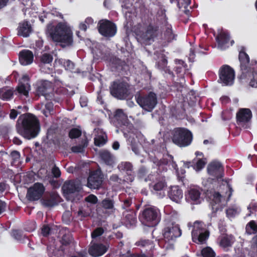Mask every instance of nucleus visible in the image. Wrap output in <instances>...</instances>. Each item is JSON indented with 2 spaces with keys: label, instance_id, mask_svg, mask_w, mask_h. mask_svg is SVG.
Listing matches in <instances>:
<instances>
[{
  "label": "nucleus",
  "instance_id": "1",
  "mask_svg": "<svg viewBox=\"0 0 257 257\" xmlns=\"http://www.w3.org/2000/svg\"><path fill=\"white\" fill-rule=\"evenodd\" d=\"M18 133L29 140L35 138L40 131L38 120L31 114L21 115L18 119Z\"/></svg>",
  "mask_w": 257,
  "mask_h": 257
},
{
  "label": "nucleus",
  "instance_id": "2",
  "mask_svg": "<svg viewBox=\"0 0 257 257\" xmlns=\"http://www.w3.org/2000/svg\"><path fill=\"white\" fill-rule=\"evenodd\" d=\"M48 31L52 40L60 43L63 47L72 43V32L66 23H59L55 26H49Z\"/></svg>",
  "mask_w": 257,
  "mask_h": 257
},
{
  "label": "nucleus",
  "instance_id": "3",
  "mask_svg": "<svg viewBox=\"0 0 257 257\" xmlns=\"http://www.w3.org/2000/svg\"><path fill=\"white\" fill-rule=\"evenodd\" d=\"M231 195V188L226 182L222 183L216 190L210 192L211 204L215 209L225 205Z\"/></svg>",
  "mask_w": 257,
  "mask_h": 257
},
{
  "label": "nucleus",
  "instance_id": "4",
  "mask_svg": "<svg viewBox=\"0 0 257 257\" xmlns=\"http://www.w3.org/2000/svg\"><path fill=\"white\" fill-rule=\"evenodd\" d=\"M81 188V185L79 181H66L62 187L66 198L71 201L74 200L75 196L80 191Z\"/></svg>",
  "mask_w": 257,
  "mask_h": 257
},
{
  "label": "nucleus",
  "instance_id": "5",
  "mask_svg": "<svg viewBox=\"0 0 257 257\" xmlns=\"http://www.w3.org/2000/svg\"><path fill=\"white\" fill-rule=\"evenodd\" d=\"M192 140L191 133L186 130H179L175 132L173 138L174 144L179 147H185L189 145Z\"/></svg>",
  "mask_w": 257,
  "mask_h": 257
},
{
  "label": "nucleus",
  "instance_id": "6",
  "mask_svg": "<svg viewBox=\"0 0 257 257\" xmlns=\"http://www.w3.org/2000/svg\"><path fill=\"white\" fill-rule=\"evenodd\" d=\"M137 101L141 107L148 111H151L157 103L156 94L152 92L144 97L138 96Z\"/></svg>",
  "mask_w": 257,
  "mask_h": 257
},
{
  "label": "nucleus",
  "instance_id": "7",
  "mask_svg": "<svg viewBox=\"0 0 257 257\" xmlns=\"http://www.w3.org/2000/svg\"><path fill=\"white\" fill-rule=\"evenodd\" d=\"M234 72L228 66H224L219 71V82L224 85H231L233 83Z\"/></svg>",
  "mask_w": 257,
  "mask_h": 257
},
{
  "label": "nucleus",
  "instance_id": "8",
  "mask_svg": "<svg viewBox=\"0 0 257 257\" xmlns=\"http://www.w3.org/2000/svg\"><path fill=\"white\" fill-rule=\"evenodd\" d=\"M99 32L105 37H112L116 33V26L108 20H101L99 23Z\"/></svg>",
  "mask_w": 257,
  "mask_h": 257
},
{
  "label": "nucleus",
  "instance_id": "9",
  "mask_svg": "<svg viewBox=\"0 0 257 257\" xmlns=\"http://www.w3.org/2000/svg\"><path fill=\"white\" fill-rule=\"evenodd\" d=\"M44 191L43 185L36 183L28 190L27 198L31 201L37 200L41 197Z\"/></svg>",
  "mask_w": 257,
  "mask_h": 257
},
{
  "label": "nucleus",
  "instance_id": "10",
  "mask_svg": "<svg viewBox=\"0 0 257 257\" xmlns=\"http://www.w3.org/2000/svg\"><path fill=\"white\" fill-rule=\"evenodd\" d=\"M127 92L126 84L122 82H114L110 89L111 94L119 99H123Z\"/></svg>",
  "mask_w": 257,
  "mask_h": 257
},
{
  "label": "nucleus",
  "instance_id": "11",
  "mask_svg": "<svg viewBox=\"0 0 257 257\" xmlns=\"http://www.w3.org/2000/svg\"><path fill=\"white\" fill-rule=\"evenodd\" d=\"M157 35V29L152 26H148L140 36L143 43L150 44Z\"/></svg>",
  "mask_w": 257,
  "mask_h": 257
},
{
  "label": "nucleus",
  "instance_id": "12",
  "mask_svg": "<svg viewBox=\"0 0 257 257\" xmlns=\"http://www.w3.org/2000/svg\"><path fill=\"white\" fill-rule=\"evenodd\" d=\"M208 174L210 177L211 180L218 179L222 177V167L220 163L218 162H212L207 166Z\"/></svg>",
  "mask_w": 257,
  "mask_h": 257
},
{
  "label": "nucleus",
  "instance_id": "13",
  "mask_svg": "<svg viewBox=\"0 0 257 257\" xmlns=\"http://www.w3.org/2000/svg\"><path fill=\"white\" fill-rule=\"evenodd\" d=\"M102 182L101 172L97 171L92 173L87 179V186L91 189H98Z\"/></svg>",
  "mask_w": 257,
  "mask_h": 257
},
{
  "label": "nucleus",
  "instance_id": "14",
  "mask_svg": "<svg viewBox=\"0 0 257 257\" xmlns=\"http://www.w3.org/2000/svg\"><path fill=\"white\" fill-rule=\"evenodd\" d=\"M181 235V230L178 225L172 224L165 229L164 235L168 239L173 240Z\"/></svg>",
  "mask_w": 257,
  "mask_h": 257
},
{
  "label": "nucleus",
  "instance_id": "15",
  "mask_svg": "<svg viewBox=\"0 0 257 257\" xmlns=\"http://www.w3.org/2000/svg\"><path fill=\"white\" fill-rule=\"evenodd\" d=\"M29 77L27 74L23 75L22 77L23 82L17 87V91L21 95L28 96L29 91L31 89V86L28 83Z\"/></svg>",
  "mask_w": 257,
  "mask_h": 257
},
{
  "label": "nucleus",
  "instance_id": "16",
  "mask_svg": "<svg viewBox=\"0 0 257 257\" xmlns=\"http://www.w3.org/2000/svg\"><path fill=\"white\" fill-rule=\"evenodd\" d=\"M218 48L220 50H224L232 45L233 41L229 42L228 35L225 33H221L217 38Z\"/></svg>",
  "mask_w": 257,
  "mask_h": 257
},
{
  "label": "nucleus",
  "instance_id": "17",
  "mask_svg": "<svg viewBox=\"0 0 257 257\" xmlns=\"http://www.w3.org/2000/svg\"><path fill=\"white\" fill-rule=\"evenodd\" d=\"M108 247L101 244H94L91 246L89 249L90 255L94 257H97L103 254L107 250Z\"/></svg>",
  "mask_w": 257,
  "mask_h": 257
},
{
  "label": "nucleus",
  "instance_id": "18",
  "mask_svg": "<svg viewBox=\"0 0 257 257\" xmlns=\"http://www.w3.org/2000/svg\"><path fill=\"white\" fill-rule=\"evenodd\" d=\"M143 216L146 221L147 222H152L155 221L153 224H148V226H152L157 224L158 213L157 211H156L153 209L149 208L146 209L143 212Z\"/></svg>",
  "mask_w": 257,
  "mask_h": 257
},
{
  "label": "nucleus",
  "instance_id": "19",
  "mask_svg": "<svg viewBox=\"0 0 257 257\" xmlns=\"http://www.w3.org/2000/svg\"><path fill=\"white\" fill-rule=\"evenodd\" d=\"M52 92V88L51 83L45 81L43 82L40 86H39L37 90V94L45 96L48 97L49 95Z\"/></svg>",
  "mask_w": 257,
  "mask_h": 257
},
{
  "label": "nucleus",
  "instance_id": "20",
  "mask_svg": "<svg viewBox=\"0 0 257 257\" xmlns=\"http://www.w3.org/2000/svg\"><path fill=\"white\" fill-rule=\"evenodd\" d=\"M33 54L29 50H24L20 53V62L22 65L26 66L31 64L33 61Z\"/></svg>",
  "mask_w": 257,
  "mask_h": 257
},
{
  "label": "nucleus",
  "instance_id": "21",
  "mask_svg": "<svg viewBox=\"0 0 257 257\" xmlns=\"http://www.w3.org/2000/svg\"><path fill=\"white\" fill-rule=\"evenodd\" d=\"M251 116V111L248 108H241L236 114V119L239 122H247Z\"/></svg>",
  "mask_w": 257,
  "mask_h": 257
},
{
  "label": "nucleus",
  "instance_id": "22",
  "mask_svg": "<svg viewBox=\"0 0 257 257\" xmlns=\"http://www.w3.org/2000/svg\"><path fill=\"white\" fill-rule=\"evenodd\" d=\"M97 135L94 138V144L98 147L103 146L107 141V137L105 133L101 130H96Z\"/></svg>",
  "mask_w": 257,
  "mask_h": 257
},
{
  "label": "nucleus",
  "instance_id": "23",
  "mask_svg": "<svg viewBox=\"0 0 257 257\" xmlns=\"http://www.w3.org/2000/svg\"><path fill=\"white\" fill-rule=\"evenodd\" d=\"M169 196L171 200L178 203L183 198L182 191L178 186L172 187L169 193Z\"/></svg>",
  "mask_w": 257,
  "mask_h": 257
},
{
  "label": "nucleus",
  "instance_id": "24",
  "mask_svg": "<svg viewBox=\"0 0 257 257\" xmlns=\"http://www.w3.org/2000/svg\"><path fill=\"white\" fill-rule=\"evenodd\" d=\"M31 31V26L27 22H24L20 24L18 34L24 37H27L30 35Z\"/></svg>",
  "mask_w": 257,
  "mask_h": 257
},
{
  "label": "nucleus",
  "instance_id": "25",
  "mask_svg": "<svg viewBox=\"0 0 257 257\" xmlns=\"http://www.w3.org/2000/svg\"><path fill=\"white\" fill-rule=\"evenodd\" d=\"M193 227L192 236L193 240H195V237L198 236L199 232H200L205 229L203 228V224L199 221L195 222Z\"/></svg>",
  "mask_w": 257,
  "mask_h": 257
},
{
  "label": "nucleus",
  "instance_id": "26",
  "mask_svg": "<svg viewBox=\"0 0 257 257\" xmlns=\"http://www.w3.org/2000/svg\"><path fill=\"white\" fill-rule=\"evenodd\" d=\"M13 95V91L9 88H3L0 89V98L4 100H9Z\"/></svg>",
  "mask_w": 257,
  "mask_h": 257
},
{
  "label": "nucleus",
  "instance_id": "27",
  "mask_svg": "<svg viewBox=\"0 0 257 257\" xmlns=\"http://www.w3.org/2000/svg\"><path fill=\"white\" fill-rule=\"evenodd\" d=\"M247 78L250 80L249 85L252 87H257V72L250 71L247 74Z\"/></svg>",
  "mask_w": 257,
  "mask_h": 257
},
{
  "label": "nucleus",
  "instance_id": "28",
  "mask_svg": "<svg viewBox=\"0 0 257 257\" xmlns=\"http://www.w3.org/2000/svg\"><path fill=\"white\" fill-rule=\"evenodd\" d=\"M190 198L194 201H196L197 203L200 202V192L195 189H192L189 192Z\"/></svg>",
  "mask_w": 257,
  "mask_h": 257
},
{
  "label": "nucleus",
  "instance_id": "29",
  "mask_svg": "<svg viewBox=\"0 0 257 257\" xmlns=\"http://www.w3.org/2000/svg\"><path fill=\"white\" fill-rule=\"evenodd\" d=\"M209 235V232L206 230H204L199 232L198 236L196 237L195 240L193 241H196V240H197L200 243H203L208 238Z\"/></svg>",
  "mask_w": 257,
  "mask_h": 257
},
{
  "label": "nucleus",
  "instance_id": "30",
  "mask_svg": "<svg viewBox=\"0 0 257 257\" xmlns=\"http://www.w3.org/2000/svg\"><path fill=\"white\" fill-rule=\"evenodd\" d=\"M100 156L105 163L108 164H110L112 163V156L108 151H102L100 153Z\"/></svg>",
  "mask_w": 257,
  "mask_h": 257
},
{
  "label": "nucleus",
  "instance_id": "31",
  "mask_svg": "<svg viewBox=\"0 0 257 257\" xmlns=\"http://www.w3.org/2000/svg\"><path fill=\"white\" fill-rule=\"evenodd\" d=\"M201 254L203 257H214L215 252L210 247H206L202 250Z\"/></svg>",
  "mask_w": 257,
  "mask_h": 257
},
{
  "label": "nucleus",
  "instance_id": "32",
  "mask_svg": "<svg viewBox=\"0 0 257 257\" xmlns=\"http://www.w3.org/2000/svg\"><path fill=\"white\" fill-rule=\"evenodd\" d=\"M87 146V141H85L82 144L72 147L71 150L74 153H82Z\"/></svg>",
  "mask_w": 257,
  "mask_h": 257
},
{
  "label": "nucleus",
  "instance_id": "33",
  "mask_svg": "<svg viewBox=\"0 0 257 257\" xmlns=\"http://www.w3.org/2000/svg\"><path fill=\"white\" fill-rule=\"evenodd\" d=\"M58 196L57 195L53 196L52 200H46L44 202V204L48 207L54 206L57 204L58 201Z\"/></svg>",
  "mask_w": 257,
  "mask_h": 257
},
{
  "label": "nucleus",
  "instance_id": "34",
  "mask_svg": "<svg viewBox=\"0 0 257 257\" xmlns=\"http://www.w3.org/2000/svg\"><path fill=\"white\" fill-rule=\"evenodd\" d=\"M81 135V131L77 128H72L69 133V136L71 139L78 138Z\"/></svg>",
  "mask_w": 257,
  "mask_h": 257
},
{
  "label": "nucleus",
  "instance_id": "35",
  "mask_svg": "<svg viewBox=\"0 0 257 257\" xmlns=\"http://www.w3.org/2000/svg\"><path fill=\"white\" fill-rule=\"evenodd\" d=\"M233 242L232 237H224L220 242V245L223 247H227L230 246Z\"/></svg>",
  "mask_w": 257,
  "mask_h": 257
},
{
  "label": "nucleus",
  "instance_id": "36",
  "mask_svg": "<svg viewBox=\"0 0 257 257\" xmlns=\"http://www.w3.org/2000/svg\"><path fill=\"white\" fill-rule=\"evenodd\" d=\"M90 214V211L89 209H83L81 208L77 213V217L81 219L85 217L88 216Z\"/></svg>",
  "mask_w": 257,
  "mask_h": 257
},
{
  "label": "nucleus",
  "instance_id": "37",
  "mask_svg": "<svg viewBox=\"0 0 257 257\" xmlns=\"http://www.w3.org/2000/svg\"><path fill=\"white\" fill-rule=\"evenodd\" d=\"M206 161L205 159H200L196 161V165L194 167V169L197 171H199L201 170L205 165Z\"/></svg>",
  "mask_w": 257,
  "mask_h": 257
},
{
  "label": "nucleus",
  "instance_id": "38",
  "mask_svg": "<svg viewBox=\"0 0 257 257\" xmlns=\"http://www.w3.org/2000/svg\"><path fill=\"white\" fill-rule=\"evenodd\" d=\"M246 230L248 234L253 233L257 230V226L253 222H250L246 226Z\"/></svg>",
  "mask_w": 257,
  "mask_h": 257
},
{
  "label": "nucleus",
  "instance_id": "39",
  "mask_svg": "<svg viewBox=\"0 0 257 257\" xmlns=\"http://www.w3.org/2000/svg\"><path fill=\"white\" fill-rule=\"evenodd\" d=\"M239 59L241 63L243 64H247L249 61L248 56L244 52H240L239 53Z\"/></svg>",
  "mask_w": 257,
  "mask_h": 257
},
{
  "label": "nucleus",
  "instance_id": "40",
  "mask_svg": "<svg viewBox=\"0 0 257 257\" xmlns=\"http://www.w3.org/2000/svg\"><path fill=\"white\" fill-rule=\"evenodd\" d=\"M59 62L63 64L67 70L72 71L74 68V64L69 60H59Z\"/></svg>",
  "mask_w": 257,
  "mask_h": 257
},
{
  "label": "nucleus",
  "instance_id": "41",
  "mask_svg": "<svg viewBox=\"0 0 257 257\" xmlns=\"http://www.w3.org/2000/svg\"><path fill=\"white\" fill-rule=\"evenodd\" d=\"M102 206L105 209H111L113 208V203L110 200L105 199L102 202Z\"/></svg>",
  "mask_w": 257,
  "mask_h": 257
},
{
  "label": "nucleus",
  "instance_id": "42",
  "mask_svg": "<svg viewBox=\"0 0 257 257\" xmlns=\"http://www.w3.org/2000/svg\"><path fill=\"white\" fill-rule=\"evenodd\" d=\"M72 240L71 235L70 233L64 234L61 239V242L64 245L70 243Z\"/></svg>",
  "mask_w": 257,
  "mask_h": 257
},
{
  "label": "nucleus",
  "instance_id": "43",
  "mask_svg": "<svg viewBox=\"0 0 257 257\" xmlns=\"http://www.w3.org/2000/svg\"><path fill=\"white\" fill-rule=\"evenodd\" d=\"M72 220L71 213L69 211H65L63 215V221L66 224H68Z\"/></svg>",
  "mask_w": 257,
  "mask_h": 257
},
{
  "label": "nucleus",
  "instance_id": "44",
  "mask_svg": "<svg viewBox=\"0 0 257 257\" xmlns=\"http://www.w3.org/2000/svg\"><path fill=\"white\" fill-rule=\"evenodd\" d=\"M45 108L43 110V113L46 116H48V114L50 113L53 110V104L51 102L47 103L45 104Z\"/></svg>",
  "mask_w": 257,
  "mask_h": 257
},
{
  "label": "nucleus",
  "instance_id": "45",
  "mask_svg": "<svg viewBox=\"0 0 257 257\" xmlns=\"http://www.w3.org/2000/svg\"><path fill=\"white\" fill-rule=\"evenodd\" d=\"M52 57L48 54H44L41 57V61L44 64H49L52 61Z\"/></svg>",
  "mask_w": 257,
  "mask_h": 257
},
{
  "label": "nucleus",
  "instance_id": "46",
  "mask_svg": "<svg viewBox=\"0 0 257 257\" xmlns=\"http://www.w3.org/2000/svg\"><path fill=\"white\" fill-rule=\"evenodd\" d=\"M103 233V230L101 228H96L94 231L92 233L91 236L93 238L97 237L101 235Z\"/></svg>",
  "mask_w": 257,
  "mask_h": 257
},
{
  "label": "nucleus",
  "instance_id": "47",
  "mask_svg": "<svg viewBox=\"0 0 257 257\" xmlns=\"http://www.w3.org/2000/svg\"><path fill=\"white\" fill-rule=\"evenodd\" d=\"M115 116L119 119L124 120L126 118V115L123 113L121 109H118L116 111Z\"/></svg>",
  "mask_w": 257,
  "mask_h": 257
},
{
  "label": "nucleus",
  "instance_id": "48",
  "mask_svg": "<svg viewBox=\"0 0 257 257\" xmlns=\"http://www.w3.org/2000/svg\"><path fill=\"white\" fill-rule=\"evenodd\" d=\"M178 6L179 8L184 7L186 8L190 3V0H177Z\"/></svg>",
  "mask_w": 257,
  "mask_h": 257
},
{
  "label": "nucleus",
  "instance_id": "49",
  "mask_svg": "<svg viewBox=\"0 0 257 257\" xmlns=\"http://www.w3.org/2000/svg\"><path fill=\"white\" fill-rule=\"evenodd\" d=\"M121 167L122 168L126 170L127 172L132 171L133 169V167L132 165L130 163L125 162L121 164Z\"/></svg>",
  "mask_w": 257,
  "mask_h": 257
},
{
  "label": "nucleus",
  "instance_id": "50",
  "mask_svg": "<svg viewBox=\"0 0 257 257\" xmlns=\"http://www.w3.org/2000/svg\"><path fill=\"white\" fill-rule=\"evenodd\" d=\"M51 232V230L48 226L45 225L42 229V233L44 236H47Z\"/></svg>",
  "mask_w": 257,
  "mask_h": 257
},
{
  "label": "nucleus",
  "instance_id": "51",
  "mask_svg": "<svg viewBox=\"0 0 257 257\" xmlns=\"http://www.w3.org/2000/svg\"><path fill=\"white\" fill-rule=\"evenodd\" d=\"M85 200L87 202L95 203L96 202L97 199V197L95 196H94L93 195H90L88 196V197H87L85 198Z\"/></svg>",
  "mask_w": 257,
  "mask_h": 257
},
{
  "label": "nucleus",
  "instance_id": "52",
  "mask_svg": "<svg viewBox=\"0 0 257 257\" xmlns=\"http://www.w3.org/2000/svg\"><path fill=\"white\" fill-rule=\"evenodd\" d=\"M11 156L15 161H17L20 159V155L17 151H13L11 153Z\"/></svg>",
  "mask_w": 257,
  "mask_h": 257
},
{
  "label": "nucleus",
  "instance_id": "53",
  "mask_svg": "<svg viewBox=\"0 0 257 257\" xmlns=\"http://www.w3.org/2000/svg\"><path fill=\"white\" fill-rule=\"evenodd\" d=\"M52 172L55 177H58L60 176V171L59 169L56 167H54L52 169Z\"/></svg>",
  "mask_w": 257,
  "mask_h": 257
},
{
  "label": "nucleus",
  "instance_id": "54",
  "mask_svg": "<svg viewBox=\"0 0 257 257\" xmlns=\"http://www.w3.org/2000/svg\"><path fill=\"white\" fill-rule=\"evenodd\" d=\"M165 187V185L161 182L156 184L154 186V189L156 190H162Z\"/></svg>",
  "mask_w": 257,
  "mask_h": 257
},
{
  "label": "nucleus",
  "instance_id": "55",
  "mask_svg": "<svg viewBox=\"0 0 257 257\" xmlns=\"http://www.w3.org/2000/svg\"><path fill=\"white\" fill-rule=\"evenodd\" d=\"M6 204L5 202L0 200V214L5 210Z\"/></svg>",
  "mask_w": 257,
  "mask_h": 257
},
{
  "label": "nucleus",
  "instance_id": "56",
  "mask_svg": "<svg viewBox=\"0 0 257 257\" xmlns=\"http://www.w3.org/2000/svg\"><path fill=\"white\" fill-rule=\"evenodd\" d=\"M93 22H94L93 20L90 17H88V18H86L85 21V23L88 26L90 25L93 24Z\"/></svg>",
  "mask_w": 257,
  "mask_h": 257
},
{
  "label": "nucleus",
  "instance_id": "57",
  "mask_svg": "<svg viewBox=\"0 0 257 257\" xmlns=\"http://www.w3.org/2000/svg\"><path fill=\"white\" fill-rule=\"evenodd\" d=\"M17 116V111L15 110H12L10 113V117L13 119H15Z\"/></svg>",
  "mask_w": 257,
  "mask_h": 257
},
{
  "label": "nucleus",
  "instance_id": "58",
  "mask_svg": "<svg viewBox=\"0 0 257 257\" xmlns=\"http://www.w3.org/2000/svg\"><path fill=\"white\" fill-rule=\"evenodd\" d=\"M119 144L118 142H115L112 145V148L114 150H117L119 149Z\"/></svg>",
  "mask_w": 257,
  "mask_h": 257
},
{
  "label": "nucleus",
  "instance_id": "59",
  "mask_svg": "<svg viewBox=\"0 0 257 257\" xmlns=\"http://www.w3.org/2000/svg\"><path fill=\"white\" fill-rule=\"evenodd\" d=\"M79 28L80 29L85 31L87 29V26L85 23H81L79 25Z\"/></svg>",
  "mask_w": 257,
  "mask_h": 257
},
{
  "label": "nucleus",
  "instance_id": "60",
  "mask_svg": "<svg viewBox=\"0 0 257 257\" xmlns=\"http://www.w3.org/2000/svg\"><path fill=\"white\" fill-rule=\"evenodd\" d=\"M86 252H80L76 255L73 256L72 257H86Z\"/></svg>",
  "mask_w": 257,
  "mask_h": 257
},
{
  "label": "nucleus",
  "instance_id": "61",
  "mask_svg": "<svg viewBox=\"0 0 257 257\" xmlns=\"http://www.w3.org/2000/svg\"><path fill=\"white\" fill-rule=\"evenodd\" d=\"M6 186L4 183H0V193L3 192L6 189Z\"/></svg>",
  "mask_w": 257,
  "mask_h": 257
},
{
  "label": "nucleus",
  "instance_id": "62",
  "mask_svg": "<svg viewBox=\"0 0 257 257\" xmlns=\"http://www.w3.org/2000/svg\"><path fill=\"white\" fill-rule=\"evenodd\" d=\"M211 183V182L208 180H204L203 181V184L204 185V186H209V185Z\"/></svg>",
  "mask_w": 257,
  "mask_h": 257
},
{
  "label": "nucleus",
  "instance_id": "63",
  "mask_svg": "<svg viewBox=\"0 0 257 257\" xmlns=\"http://www.w3.org/2000/svg\"><path fill=\"white\" fill-rule=\"evenodd\" d=\"M7 2V0H0V7L5 6Z\"/></svg>",
  "mask_w": 257,
  "mask_h": 257
},
{
  "label": "nucleus",
  "instance_id": "64",
  "mask_svg": "<svg viewBox=\"0 0 257 257\" xmlns=\"http://www.w3.org/2000/svg\"><path fill=\"white\" fill-rule=\"evenodd\" d=\"M167 33H168V34L169 35V37H168V39L169 40H171V39H173V36H172V31H171V30H169L168 31V32H167Z\"/></svg>",
  "mask_w": 257,
  "mask_h": 257
}]
</instances>
